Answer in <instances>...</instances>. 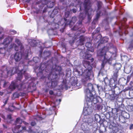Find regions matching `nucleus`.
<instances>
[{"label": "nucleus", "mask_w": 133, "mask_h": 133, "mask_svg": "<svg viewBox=\"0 0 133 133\" xmlns=\"http://www.w3.org/2000/svg\"><path fill=\"white\" fill-rule=\"evenodd\" d=\"M108 48L107 46H105L98 52V54L99 56L102 61L106 62L112 59L111 56L112 54L108 52Z\"/></svg>", "instance_id": "1"}, {"label": "nucleus", "mask_w": 133, "mask_h": 133, "mask_svg": "<svg viewBox=\"0 0 133 133\" xmlns=\"http://www.w3.org/2000/svg\"><path fill=\"white\" fill-rule=\"evenodd\" d=\"M88 88L85 91L86 100L87 102H94L96 98L92 94L91 91H92L94 90V88L92 84L89 83L88 85Z\"/></svg>", "instance_id": "2"}, {"label": "nucleus", "mask_w": 133, "mask_h": 133, "mask_svg": "<svg viewBox=\"0 0 133 133\" xmlns=\"http://www.w3.org/2000/svg\"><path fill=\"white\" fill-rule=\"evenodd\" d=\"M118 76V71L117 70H114L112 78L110 79V83L111 84H114V86L116 84V81Z\"/></svg>", "instance_id": "3"}, {"label": "nucleus", "mask_w": 133, "mask_h": 133, "mask_svg": "<svg viewBox=\"0 0 133 133\" xmlns=\"http://www.w3.org/2000/svg\"><path fill=\"white\" fill-rule=\"evenodd\" d=\"M91 74L90 71L88 70H84L83 74V77L82 80V82H85L90 79V76Z\"/></svg>", "instance_id": "4"}, {"label": "nucleus", "mask_w": 133, "mask_h": 133, "mask_svg": "<svg viewBox=\"0 0 133 133\" xmlns=\"http://www.w3.org/2000/svg\"><path fill=\"white\" fill-rule=\"evenodd\" d=\"M92 111L91 108L85 107L84 108L83 114L84 115L87 116L91 114Z\"/></svg>", "instance_id": "5"}, {"label": "nucleus", "mask_w": 133, "mask_h": 133, "mask_svg": "<svg viewBox=\"0 0 133 133\" xmlns=\"http://www.w3.org/2000/svg\"><path fill=\"white\" fill-rule=\"evenodd\" d=\"M83 5L86 11L89 9L91 7L89 0H85Z\"/></svg>", "instance_id": "6"}, {"label": "nucleus", "mask_w": 133, "mask_h": 133, "mask_svg": "<svg viewBox=\"0 0 133 133\" xmlns=\"http://www.w3.org/2000/svg\"><path fill=\"white\" fill-rule=\"evenodd\" d=\"M14 58L16 62L20 61L22 58V55L21 53L16 52L14 55Z\"/></svg>", "instance_id": "7"}, {"label": "nucleus", "mask_w": 133, "mask_h": 133, "mask_svg": "<svg viewBox=\"0 0 133 133\" xmlns=\"http://www.w3.org/2000/svg\"><path fill=\"white\" fill-rule=\"evenodd\" d=\"M18 47H17L15 44H13L11 45V47H10V48H11L14 47L15 50H18V47L21 50H22L24 49V46H23L21 43H20L19 44H18Z\"/></svg>", "instance_id": "8"}, {"label": "nucleus", "mask_w": 133, "mask_h": 133, "mask_svg": "<svg viewBox=\"0 0 133 133\" xmlns=\"http://www.w3.org/2000/svg\"><path fill=\"white\" fill-rule=\"evenodd\" d=\"M121 67V64L120 63L116 64L114 66V70H117L118 71Z\"/></svg>", "instance_id": "9"}, {"label": "nucleus", "mask_w": 133, "mask_h": 133, "mask_svg": "<svg viewBox=\"0 0 133 133\" xmlns=\"http://www.w3.org/2000/svg\"><path fill=\"white\" fill-rule=\"evenodd\" d=\"M83 64L84 66L86 68H89L90 65V63L89 62L84 61L83 62Z\"/></svg>", "instance_id": "10"}, {"label": "nucleus", "mask_w": 133, "mask_h": 133, "mask_svg": "<svg viewBox=\"0 0 133 133\" xmlns=\"http://www.w3.org/2000/svg\"><path fill=\"white\" fill-rule=\"evenodd\" d=\"M122 116L124 118L128 119L130 117L129 115L127 112L124 111L122 113Z\"/></svg>", "instance_id": "11"}, {"label": "nucleus", "mask_w": 133, "mask_h": 133, "mask_svg": "<svg viewBox=\"0 0 133 133\" xmlns=\"http://www.w3.org/2000/svg\"><path fill=\"white\" fill-rule=\"evenodd\" d=\"M22 120L20 118H18L16 119V125L20 124L22 123Z\"/></svg>", "instance_id": "12"}, {"label": "nucleus", "mask_w": 133, "mask_h": 133, "mask_svg": "<svg viewBox=\"0 0 133 133\" xmlns=\"http://www.w3.org/2000/svg\"><path fill=\"white\" fill-rule=\"evenodd\" d=\"M21 126L19 125H18L17 126H15L14 128L12 129V130L14 132H15L16 131L17 129H18L20 128Z\"/></svg>", "instance_id": "13"}, {"label": "nucleus", "mask_w": 133, "mask_h": 133, "mask_svg": "<svg viewBox=\"0 0 133 133\" xmlns=\"http://www.w3.org/2000/svg\"><path fill=\"white\" fill-rule=\"evenodd\" d=\"M10 89L11 90H13L15 88V86L14 83H11L9 87Z\"/></svg>", "instance_id": "14"}, {"label": "nucleus", "mask_w": 133, "mask_h": 133, "mask_svg": "<svg viewBox=\"0 0 133 133\" xmlns=\"http://www.w3.org/2000/svg\"><path fill=\"white\" fill-rule=\"evenodd\" d=\"M9 43V41L8 38H6L4 40L3 42V44H4L8 45Z\"/></svg>", "instance_id": "15"}, {"label": "nucleus", "mask_w": 133, "mask_h": 133, "mask_svg": "<svg viewBox=\"0 0 133 133\" xmlns=\"http://www.w3.org/2000/svg\"><path fill=\"white\" fill-rule=\"evenodd\" d=\"M115 94H111L110 95L109 98L111 100H114L115 98Z\"/></svg>", "instance_id": "16"}, {"label": "nucleus", "mask_w": 133, "mask_h": 133, "mask_svg": "<svg viewBox=\"0 0 133 133\" xmlns=\"http://www.w3.org/2000/svg\"><path fill=\"white\" fill-rule=\"evenodd\" d=\"M128 110L129 111H133V105H129L127 107Z\"/></svg>", "instance_id": "17"}, {"label": "nucleus", "mask_w": 133, "mask_h": 133, "mask_svg": "<svg viewBox=\"0 0 133 133\" xmlns=\"http://www.w3.org/2000/svg\"><path fill=\"white\" fill-rule=\"evenodd\" d=\"M84 41V38L83 37H81L79 41L80 42V44L81 45H83L84 44L83 42Z\"/></svg>", "instance_id": "18"}, {"label": "nucleus", "mask_w": 133, "mask_h": 133, "mask_svg": "<svg viewBox=\"0 0 133 133\" xmlns=\"http://www.w3.org/2000/svg\"><path fill=\"white\" fill-rule=\"evenodd\" d=\"M108 41V38L107 37H105L103 38L102 40L103 42L104 43H105L107 42Z\"/></svg>", "instance_id": "19"}, {"label": "nucleus", "mask_w": 133, "mask_h": 133, "mask_svg": "<svg viewBox=\"0 0 133 133\" xmlns=\"http://www.w3.org/2000/svg\"><path fill=\"white\" fill-rule=\"evenodd\" d=\"M85 46L87 47L90 48L91 47V44L90 42H87L85 44Z\"/></svg>", "instance_id": "20"}, {"label": "nucleus", "mask_w": 133, "mask_h": 133, "mask_svg": "<svg viewBox=\"0 0 133 133\" xmlns=\"http://www.w3.org/2000/svg\"><path fill=\"white\" fill-rule=\"evenodd\" d=\"M133 48V39L129 43V48Z\"/></svg>", "instance_id": "21"}, {"label": "nucleus", "mask_w": 133, "mask_h": 133, "mask_svg": "<svg viewBox=\"0 0 133 133\" xmlns=\"http://www.w3.org/2000/svg\"><path fill=\"white\" fill-rule=\"evenodd\" d=\"M95 120L97 121L98 120L100 119V116L97 114H96L95 115Z\"/></svg>", "instance_id": "22"}, {"label": "nucleus", "mask_w": 133, "mask_h": 133, "mask_svg": "<svg viewBox=\"0 0 133 133\" xmlns=\"http://www.w3.org/2000/svg\"><path fill=\"white\" fill-rule=\"evenodd\" d=\"M11 115H8L7 116V119L8 122L10 123L11 122Z\"/></svg>", "instance_id": "23"}, {"label": "nucleus", "mask_w": 133, "mask_h": 133, "mask_svg": "<svg viewBox=\"0 0 133 133\" xmlns=\"http://www.w3.org/2000/svg\"><path fill=\"white\" fill-rule=\"evenodd\" d=\"M19 95L17 92L15 93L13 95V97L14 98L18 97L19 96Z\"/></svg>", "instance_id": "24"}, {"label": "nucleus", "mask_w": 133, "mask_h": 133, "mask_svg": "<svg viewBox=\"0 0 133 133\" xmlns=\"http://www.w3.org/2000/svg\"><path fill=\"white\" fill-rule=\"evenodd\" d=\"M91 56V55L90 54H87L85 55V56L84 57H83V58L88 59Z\"/></svg>", "instance_id": "25"}, {"label": "nucleus", "mask_w": 133, "mask_h": 133, "mask_svg": "<svg viewBox=\"0 0 133 133\" xmlns=\"http://www.w3.org/2000/svg\"><path fill=\"white\" fill-rule=\"evenodd\" d=\"M28 41L30 44L32 46H34V45H33V42L34 41H35L34 40H32L31 39H29V40Z\"/></svg>", "instance_id": "26"}, {"label": "nucleus", "mask_w": 133, "mask_h": 133, "mask_svg": "<svg viewBox=\"0 0 133 133\" xmlns=\"http://www.w3.org/2000/svg\"><path fill=\"white\" fill-rule=\"evenodd\" d=\"M76 17H72V19H71V22H72L74 23L75 22H76Z\"/></svg>", "instance_id": "27"}, {"label": "nucleus", "mask_w": 133, "mask_h": 133, "mask_svg": "<svg viewBox=\"0 0 133 133\" xmlns=\"http://www.w3.org/2000/svg\"><path fill=\"white\" fill-rule=\"evenodd\" d=\"M70 12L69 11H67L65 12V17H68L69 15Z\"/></svg>", "instance_id": "28"}, {"label": "nucleus", "mask_w": 133, "mask_h": 133, "mask_svg": "<svg viewBox=\"0 0 133 133\" xmlns=\"http://www.w3.org/2000/svg\"><path fill=\"white\" fill-rule=\"evenodd\" d=\"M15 42L16 43H17L18 45L20 43H21V42L19 41V40L17 39H16L15 40Z\"/></svg>", "instance_id": "29"}, {"label": "nucleus", "mask_w": 133, "mask_h": 133, "mask_svg": "<svg viewBox=\"0 0 133 133\" xmlns=\"http://www.w3.org/2000/svg\"><path fill=\"white\" fill-rule=\"evenodd\" d=\"M8 101V98H7L6 99H4V105H3V106H4L5 104H6L7 102V101Z\"/></svg>", "instance_id": "30"}, {"label": "nucleus", "mask_w": 133, "mask_h": 133, "mask_svg": "<svg viewBox=\"0 0 133 133\" xmlns=\"http://www.w3.org/2000/svg\"><path fill=\"white\" fill-rule=\"evenodd\" d=\"M104 82L106 84H107V81H108V78L107 77H105V79H104Z\"/></svg>", "instance_id": "31"}, {"label": "nucleus", "mask_w": 133, "mask_h": 133, "mask_svg": "<svg viewBox=\"0 0 133 133\" xmlns=\"http://www.w3.org/2000/svg\"><path fill=\"white\" fill-rule=\"evenodd\" d=\"M38 133H46V131L45 130H40L39 131Z\"/></svg>", "instance_id": "32"}, {"label": "nucleus", "mask_w": 133, "mask_h": 133, "mask_svg": "<svg viewBox=\"0 0 133 133\" xmlns=\"http://www.w3.org/2000/svg\"><path fill=\"white\" fill-rule=\"evenodd\" d=\"M31 124L32 126H35L36 125V123L34 121L32 122L31 123Z\"/></svg>", "instance_id": "33"}, {"label": "nucleus", "mask_w": 133, "mask_h": 133, "mask_svg": "<svg viewBox=\"0 0 133 133\" xmlns=\"http://www.w3.org/2000/svg\"><path fill=\"white\" fill-rule=\"evenodd\" d=\"M133 129V124H131L129 127V129L130 130L132 129Z\"/></svg>", "instance_id": "34"}, {"label": "nucleus", "mask_w": 133, "mask_h": 133, "mask_svg": "<svg viewBox=\"0 0 133 133\" xmlns=\"http://www.w3.org/2000/svg\"><path fill=\"white\" fill-rule=\"evenodd\" d=\"M123 119V117H121V118L119 119V121L121 122L124 123L125 122V121H122V120Z\"/></svg>", "instance_id": "35"}, {"label": "nucleus", "mask_w": 133, "mask_h": 133, "mask_svg": "<svg viewBox=\"0 0 133 133\" xmlns=\"http://www.w3.org/2000/svg\"><path fill=\"white\" fill-rule=\"evenodd\" d=\"M11 32H13L14 34H15L16 33V31H15L14 30H11Z\"/></svg>", "instance_id": "36"}, {"label": "nucleus", "mask_w": 133, "mask_h": 133, "mask_svg": "<svg viewBox=\"0 0 133 133\" xmlns=\"http://www.w3.org/2000/svg\"><path fill=\"white\" fill-rule=\"evenodd\" d=\"M49 93L51 95H52L53 94V92L52 91L50 90L49 92Z\"/></svg>", "instance_id": "37"}, {"label": "nucleus", "mask_w": 133, "mask_h": 133, "mask_svg": "<svg viewBox=\"0 0 133 133\" xmlns=\"http://www.w3.org/2000/svg\"><path fill=\"white\" fill-rule=\"evenodd\" d=\"M72 12L74 13H75L76 12V10L75 9H73L72 10Z\"/></svg>", "instance_id": "38"}, {"label": "nucleus", "mask_w": 133, "mask_h": 133, "mask_svg": "<svg viewBox=\"0 0 133 133\" xmlns=\"http://www.w3.org/2000/svg\"><path fill=\"white\" fill-rule=\"evenodd\" d=\"M22 78V76H21V77L20 78L17 77V79L19 80H21Z\"/></svg>", "instance_id": "39"}, {"label": "nucleus", "mask_w": 133, "mask_h": 133, "mask_svg": "<svg viewBox=\"0 0 133 133\" xmlns=\"http://www.w3.org/2000/svg\"><path fill=\"white\" fill-rule=\"evenodd\" d=\"M37 119L39 118V119H40V120H42V118L41 117H37Z\"/></svg>", "instance_id": "40"}, {"label": "nucleus", "mask_w": 133, "mask_h": 133, "mask_svg": "<svg viewBox=\"0 0 133 133\" xmlns=\"http://www.w3.org/2000/svg\"><path fill=\"white\" fill-rule=\"evenodd\" d=\"M23 122V123H24V124L25 125H28V123H26V122Z\"/></svg>", "instance_id": "41"}, {"label": "nucleus", "mask_w": 133, "mask_h": 133, "mask_svg": "<svg viewBox=\"0 0 133 133\" xmlns=\"http://www.w3.org/2000/svg\"><path fill=\"white\" fill-rule=\"evenodd\" d=\"M22 129L23 130H25L26 129V128L25 127H22Z\"/></svg>", "instance_id": "42"}, {"label": "nucleus", "mask_w": 133, "mask_h": 133, "mask_svg": "<svg viewBox=\"0 0 133 133\" xmlns=\"http://www.w3.org/2000/svg\"><path fill=\"white\" fill-rule=\"evenodd\" d=\"M3 94V92H0V95L1 96H2Z\"/></svg>", "instance_id": "43"}, {"label": "nucleus", "mask_w": 133, "mask_h": 133, "mask_svg": "<svg viewBox=\"0 0 133 133\" xmlns=\"http://www.w3.org/2000/svg\"><path fill=\"white\" fill-rule=\"evenodd\" d=\"M38 58L37 57H34V58H33V60L34 61L35 60V59H38Z\"/></svg>", "instance_id": "44"}, {"label": "nucleus", "mask_w": 133, "mask_h": 133, "mask_svg": "<svg viewBox=\"0 0 133 133\" xmlns=\"http://www.w3.org/2000/svg\"><path fill=\"white\" fill-rule=\"evenodd\" d=\"M129 81V78L128 77H127V82H128Z\"/></svg>", "instance_id": "45"}, {"label": "nucleus", "mask_w": 133, "mask_h": 133, "mask_svg": "<svg viewBox=\"0 0 133 133\" xmlns=\"http://www.w3.org/2000/svg\"><path fill=\"white\" fill-rule=\"evenodd\" d=\"M82 15V14H81V15H80V17L81 18H82V17H83L82 16V15Z\"/></svg>", "instance_id": "46"}, {"label": "nucleus", "mask_w": 133, "mask_h": 133, "mask_svg": "<svg viewBox=\"0 0 133 133\" xmlns=\"http://www.w3.org/2000/svg\"><path fill=\"white\" fill-rule=\"evenodd\" d=\"M3 131L1 130H0V133H3Z\"/></svg>", "instance_id": "47"}, {"label": "nucleus", "mask_w": 133, "mask_h": 133, "mask_svg": "<svg viewBox=\"0 0 133 133\" xmlns=\"http://www.w3.org/2000/svg\"><path fill=\"white\" fill-rule=\"evenodd\" d=\"M58 101H59V102H60L61 101V99H58Z\"/></svg>", "instance_id": "48"}, {"label": "nucleus", "mask_w": 133, "mask_h": 133, "mask_svg": "<svg viewBox=\"0 0 133 133\" xmlns=\"http://www.w3.org/2000/svg\"><path fill=\"white\" fill-rule=\"evenodd\" d=\"M110 84H111L110 83ZM111 85H112V86H113V85H114L113 86H114V87L115 86V85L114 86V84H111Z\"/></svg>", "instance_id": "49"}, {"label": "nucleus", "mask_w": 133, "mask_h": 133, "mask_svg": "<svg viewBox=\"0 0 133 133\" xmlns=\"http://www.w3.org/2000/svg\"><path fill=\"white\" fill-rule=\"evenodd\" d=\"M64 20H65V21H66V18H64Z\"/></svg>", "instance_id": "50"}, {"label": "nucleus", "mask_w": 133, "mask_h": 133, "mask_svg": "<svg viewBox=\"0 0 133 133\" xmlns=\"http://www.w3.org/2000/svg\"><path fill=\"white\" fill-rule=\"evenodd\" d=\"M1 118H0V122H1Z\"/></svg>", "instance_id": "51"}, {"label": "nucleus", "mask_w": 133, "mask_h": 133, "mask_svg": "<svg viewBox=\"0 0 133 133\" xmlns=\"http://www.w3.org/2000/svg\"><path fill=\"white\" fill-rule=\"evenodd\" d=\"M93 60H94V59H92V61H93Z\"/></svg>", "instance_id": "52"}, {"label": "nucleus", "mask_w": 133, "mask_h": 133, "mask_svg": "<svg viewBox=\"0 0 133 133\" xmlns=\"http://www.w3.org/2000/svg\"><path fill=\"white\" fill-rule=\"evenodd\" d=\"M52 6H50V8H52Z\"/></svg>", "instance_id": "53"}, {"label": "nucleus", "mask_w": 133, "mask_h": 133, "mask_svg": "<svg viewBox=\"0 0 133 133\" xmlns=\"http://www.w3.org/2000/svg\"><path fill=\"white\" fill-rule=\"evenodd\" d=\"M52 5H53V4H54V3H52Z\"/></svg>", "instance_id": "54"}, {"label": "nucleus", "mask_w": 133, "mask_h": 133, "mask_svg": "<svg viewBox=\"0 0 133 133\" xmlns=\"http://www.w3.org/2000/svg\"><path fill=\"white\" fill-rule=\"evenodd\" d=\"M82 53H81V55H82Z\"/></svg>", "instance_id": "55"}, {"label": "nucleus", "mask_w": 133, "mask_h": 133, "mask_svg": "<svg viewBox=\"0 0 133 133\" xmlns=\"http://www.w3.org/2000/svg\"><path fill=\"white\" fill-rule=\"evenodd\" d=\"M5 84V83L4 84Z\"/></svg>", "instance_id": "56"}, {"label": "nucleus", "mask_w": 133, "mask_h": 133, "mask_svg": "<svg viewBox=\"0 0 133 133\" xmlns=\"http://www.w3.org/2000/svg\"><path fill=\"white\" fill-rule=\"evenodd\" d=\"M82 126H83V125H82Z\"/></svg>", "instance_id": "57"}, {"label": "nucleus", "mask_w": 133, "mask_h": 133, "mask_svg": "<svg viewBox=\"0 0 133 133\" xmlns=\"http://www.w3.org/2000/svg\"><path fill=\"white\" fill-rule=\"evenodd\" d=\"M12 107H14V106H12Z\"/></svg>", "instance_id": "58"}, {"label": "nucleus", "mask_w": 133, "mask_h": 133, "mask_svg": "<svg viewBox=\"0 0 133 133\" xmlns=\"http://www.w3.org/2000/svg\"><path fill=\"white\" fill-rule=\"evenodd\" d=\"M1 115V114H0V115Z\"/></svg>", "instance_id": "59"}, {"label": "nucleus", "mask_w": 133, "mask_h": 133, "mask_svg": "<svg viewBox=\"0 0 133 133\" xmlns=\"http://www.w3.org/2000/svg\"><path fill=\"white\" fill-rule=\"evenodd\" d=\"M61 1H62V0H61Z\"/></svg>", "instance_id": "60"}]
</instances>
